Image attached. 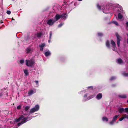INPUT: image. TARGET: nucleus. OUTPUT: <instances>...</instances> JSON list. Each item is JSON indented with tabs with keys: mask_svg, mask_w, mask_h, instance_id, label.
<instances>
[{
	"mask_svg": "<svg viewBox=\"0 0 128 128\" xmlns=\"http://www.w3.org/2000/svg\"><path fill=\"white\" fill-rule=\"evenodd\" d=\"M118 7L120 9V13H119L118 15V17L119 19H121L123 16H124L125 14L123 10V8L122 6L118 5Z\"/></svg>",
	"mask_w": 128,
	"mask_h": 128,
	"instance_id": "nucleus-1",
	"label": "nucleus"
},
{
	"mask_svg": "<svg viewBox=\"0 0 128 128\" xmlns=\"http://www.w3.org/2000/svg\"><path fill=\"white\" fill-rule=\"evenodd\" d=\"M39 108V106L38 105H36L34 107L32 108L30 110V114H32L34 112L37 111L38 110Z\"/></svg>",
	"mask_w": 128,
	"mask_h": 128,
	"instance_id": "nucleus-2",
	"label": "nucleus"
},
{
	"mask_svg": "<svg viewBox=\"0 0 128 128\" xmlns=\"http://www.w3.org/2000/svg\"><path fill=\"white\" fill-rule=\"evenodd\" d=\"M26 65L28 66H32L34 63V61L32 60H26Z\"/></svg>",
	"mask_w": 128,
	"mask_h": 128,
	"instance_id": "nucleus-3",
	"label": "nucleus"
},
{
	"mask_svg": "<svg viewBox=\"0 0 128 128\" xmlns=\"http://www.w3.org/2000/svg\"><path fill=\"white\" fill-rule=\"evenodd\" d=\"M112 6L110 5H107L106 6H104V7L102 6V7L103 10V12L104 13L106 14L108 13L107 12H106V10H107L109 9H110V7H112Z\"/></svg>",
	"mask_w": 128,
	"mask_h": 128,
	"instance_id": "nucleus-4",
	"label": "nucleus"
},
{
	"mask_svg": "<svg viewBox=\"0 0 128 128\" xmlns=\"http://www.w3.org/2000/svg\"><path fill=\"white\" fill-rule=\"evenodd\" d=\"M47 24L49 26H52L55 22L54 19H49L46 20Z\"/></svg>",
	"mask_w": 128,
	"mask_h": 128,
	"instance_id": "nucleus-5",
	"label": "nucleus"
},
{
	"mask_svg": "<svg viewBox=\"0 0 128 128\" xmlns=\"http://www.w3.org/2000/svg\"><path fill=\"white\" fill-rule=\"evenodd\" d=\"M116 36L117 37V44L118 47L120 46V36L119 35L118 33L116 34Z\"/></svg>",
	"mask_w": 128,
	"mask_h": 128,
	"instance_id": "nucleus-6",
	"label": "nucleus"
},
{
	"mask_svg": "<svg viewBox=\"0 0 128 128\" xmlns=\"http://www.w3.org/2000/svg\"><path fill=\"white\" fill-rule=\"evenodd\" d=\"M118 116L119 115H116L113 117L112 120L109 122V124L111 125H113L114 122L116 121Z\"/></svg>",
	"mask_w": 128,
	"mask_h": 128,
	"instance_id": "nucleus-7",
	"label": "nucleus"
},
{
	"mask_svg": "<svg viewBox=\"0 0 128 128\" xmlns=\"http://www.w3.org/2000/svg\"><path fill=\"white\" fill-rule=\"evenodd\" d=\"M61 18L63 20H66L68 17V15L66 13H63L62 14H60Z\"/></svg>",
	"mask_w": 128,
	"mask_h": 128,
	"instance_id": "nucleus-8",
	"label": "nucleus"
},
{
	"mask_svg": "<svg viewBox=\"0 0 128 128\" xmlns=\"http://www.w3.org/2000/svg\"><path fill=\"white\" fill-rule=\"evenodd\" d=\"M61 18L60 14H57L54 18L55 22Z\"/></svg>",
	"mask_w": 128,
	"mask_h": 128,
	"instance_id": "nucleus-9",
	"label": "nucleus"
},
{
	"mask_svg": "<svg viewBox=\"0 0 128 128\" xmlns=\"http://www.w3.org/2000/svg\"><path fill=\"white\" fill-rule=\"evenodd\" d=\"M111 44H112V47L113 48L115 49L116 48V43L113 40H111Z\"/></svg>",
	"mask_w": 128,
	"mask_h": 128,
	"instance_id": "nucleus-10",
	"label": "nucleus"
},
{
	"mask_svg": "<svg viewBox=\"0 0 128 128\" xmlns=\"http://www.w3.org/2000/svg\"><path fill=\"white\" fill-rule=\"evenodd\" d=\"M102 94L101 93H99L96 96V98L97 99L100 100L102 98Z\"/></svg>",
	"mask_w": 128,
	"mask_h": 128,
	"instance_id": "nucleus-11",
	"label": "nucleus"
},
{
	"mask_svg": "<svg viewBox=\"0 0 128 128\" xmlns=\"http://www.w3.org/2000/svg\"><path fill=\"white\" fill-rule=\"evenodd\" d=\"M46 44L45 43L39 45V46L40 47V50L41 51H42L44 47L45 46Z\"/></svg>",
	"mask_w": 128,
	"mask_h": 128,
	"instance_id": "nucleus-12",
	"label": "nucleus"
},
{
	"mask_svg": "<svg viewBox=\"0 0 128 128\" xmlns=\"http://www.w3.org/2000/svg\"><path fill=\"white\" fill-rule=\"evenodd\" d=\"M28 119V118L26 117L24 119V120H23V121H22L19 122L21 125L26 122V120H27Z\"/></svg>",
	"mask_w": 128,
	"mask_h": 128,
	"instance_id": "nucleus-13",
	"label": "nucleus"
},
{
	"mask_svg": "<svg viewBox=\"0 0 128 128\" xmlns=\"http://www.w3.org/2000/svg\"><path fill=\"white\" fill-rule=\"evenodd\" d=\"M118 110L119 112L121 114L124 112V108H118Z\"/></svg>",
	"mask_w": 128,
	"mask_h": 128,
	"instance_id": "nucleus-14",
	"label": "nucleus"
},
{
	"mask_svg": "<svg viewBox=\"0 0 128 128\" xmlns=\"http://www.w3.org/2000/svg\"><path fill=\"white\" fill-rule=\"evenodd\" d=\"M106 46L108 48H110V43L109 41L108 40H107L106 41Z\"/></svg>",
	"mask_w": 128,
	"mask_h": 128,
	"instance_id": "nucleus-15",
	"label": "nucleus"
},
{
	"mask_svg": "<svg viewBox=\"0 0 128 128\" xmlns=\"http://www.w3.org/2000/svg\"><path fill=\"white\" fill-rule=\"evenodd\" d=\"M45 55L46 56H48L50 55V51L46 52L44 53Z\"/></svg>",
	"mask_w": 128,
	"mask_h": 128,
	"instance_id": "nucleus-16",
	"label": "nucleus"
},
{
	"mask_svg": "<svg viewBox=\"0 0 128 128\" xmlns=\"http://www.w3.org/2000/svg\"><path fill=\"white\" fill-rule=\"evenodd\" d=\"M34 91L32 90H30L28 92V94L29 96H30L32 95L34 93Z\"/></svg>",
	"mask_w": 128,
	"mask_h": 128,
	"instance_id": "nucleus-17",
	"label": "nucleus"
},
{
	"mask_svg": "<svg viewBox=\"0 0 128 128\" xmlns=\"http://www.w3.org/2000/svg\"><path fill=\"white\" fill-rule=\"evenodd\" d=\"M42 32H38L36 35V36L37 37L39 38L42 36Z\"/></svg>",
	"mask_w": 128,
	"mask_h": 128,
	"instance_id": "nucleus-18",
	"label": "nucleus"
},
{
	"mask_svg": "<svg viewBox=\"0 0 128 128\" xmlns=\"http://www.w3.org/2000/svg\"><path fill=\"white\" fill-rule=\"evenodd\" d=\"M102 120L103 121H106L108 122V118L106 116H104L102 118Z\"/></svg>",
	"mask_w": 128,
	"mask_h": 128,
	"instance_id": "nucleus-19",
	"label": "nucleus"
},
{
	"mask_svg": "<svg viewBox=\"0 0 128 128\" xmlns=\"http://www.w3.org/2000/svg\"><path fill=\"white\" fill-rule=\"evenodd\" d=\"M119 97L122 98H126V96L125 95H119L118 96Z\"/></svg>",
	"mask_w": 128,
	"mask_h": 128,
	"instance_id": "nucleus-20",
	"label": "nucleus"
},
{
	"mask_svg": "<svg viewBox=\"0 0 128 128\" xmlns=\"http://www.w3.org/2000/svg\"><path fill=\"white\" fill-rule=\"evenodd\" d=\"M118 62L119 64H122L123 62V61L121 58H119L118 60Z\"/></svg>",
	"mask_w": 128,
	"mask_h": 128,
	"instance_id": "nucleus-21",
	"label": "nucleus"
},
{
	"mask_svg": "<svg viewBox=\"0 0 128 128\" xmlns=\"http://www.w3.org/2000/svg\"><path fill=\"white\" fill-rule=\"evenodd\" d=\"M24 72L26 76H28V71L26 70H24Z\"/></svg>",
	"mask_w": 128,
	"mask_h": 128,
	"instance_id": "nucleus-22",
	"label": "nucleus"
},
{
	"mask_svg": "<svg viewBox=\"0 0 128 128\" xmlns=\"http://www.w3.org/2000/svg\"><path fill=\"white\" fill-rule=\"evenodd\" d=\"M30 108V106H26L25 107L24 110L25 111H27Z\"/></svg>",
	"mask_w": 128,
	"mask_h": 128,
	"instance_id": "nucleus-23",
	"label": "nucleus"
},
{
	"mask_svg": "<svg viewBox=\"0 0 128 128\" xmlns=\"http://www.w3.org/2000/svg\"><path fill=\"white\" fill-rule=\"evenodd\" d=\"M25 118L24 117V116L23 115H21L20 117H19V118L20 120H22V121H23V120H24V119Z\"/></svg>",
	"mask_w": 128,
	"mask_h": 128,
	"instance_id": "nucleus-24",
	"label": "nucleus"
},
{
	"mask_svg": "<svg viewBox=\"0 0 128 128\" xmlns=\"http://www.w3.org/2000/svg\"><path fill=\"white\" fill-rule=\"evenodd\" d=\"M14 121L16 122H20V118H15L14 119Z\"/></svg>",
	"mask_w": 128,
	"mask_h": 128,
	"instance_id": "nucleus-25",
	"label": "nucleus"
},
{
	"mask_svg": "<svg viewBox=\"0 0 128 128\" xmlns=\"http://www.w3.org/2000/svg\"><path fill=\"white\" fill-rule=\"evenodd\" d=\"M26 51H27L26 53H29L31 51V50L29 48H27L26 49Z\"/></svg>",
	"mask_w": 128,
	"mask_h": 128,
	"instance_id": "nucleus-26",
	"label": "nucleus"
},
{
	"mask_svg": "<svg viewBox=\"0 0 128 128\" xmlns=\"http://www.w3.org/2000/svg\"><path fill=\"white\" fill-rule=\"evenodd\" d=\"M112 23H113V24H115L117 26H118L119 25L118 24V23L117 22H116V21H113L112 22Z\"/></svg>",
	"mask_w": 128,
	"mask_h": 128,
	"instance_id": "nucleus-27",
	"label": "nucleus"
},
{
	"mask_svg": "<svg viewBox=\"0 0 128 128\" xmlns=\"http://www.w3.org/2000/svg\"><path fill=\"white\" fill-rule=\"evenodd\" d=\"M124 119L125 118H126L128 119V115H126V114H125L123 116Z\"/></svg>",
	"mask_w": 128,
	"mask_h": 128,
	"instance_id": "nucleus-28",
	"label": "nucleus"
},
{
	"mask_svg": "<svg viewBox=\"0 0 128 128\" xmlns=\"http://www.w3.org/2000/svg\"><path fill=\"white\" fill-rule=\"evenodd\" d=\"M97 6L99 10H101V7L98 4H97Z\"/></svg>",
	"mask_w": 128,
	"mask_h": 128,
	"instance_id": "nucleus-29",
	"label": "nucleus"
},
{
	"mask_svg": "<svg viewBox=\"0 0 128 128\" xmlns=\"http://www.w3.org/2000/svg\"><path fill=\"white\" fill-rule=\"evenodd\" d=\"M123 74L125 76H128V73H124Z\"/></svg>",
	"mask_w": 128,
	"mask_h": 128,
	"instance_id": "nucleus-30",
	"label": "nucleus"
},
{
	"mask_svg": "<svg viewBox=\"0 0 128 128\" xmlns=\"http://www.w3.org/2000/svg\"><path fill=\"white\" fill-rule=\"evenodd\" d=\"M29 40V38L28 36H27L25 37L24 38V40L25 41H27Z\"/></svg>",
	"mask_w": 128,
	"mask_h": 128,
	"instance_id": "nucleus-31",
	"label": "nucleus"
},
{
	"mask_svg": "<svg viewBox=\"0 0 128 128\" xmlns=\"http://www.w3.org/2000/svg\"><path fill=\"white\" fill-rule=\"evenodd\" d=\"M124 112H128V108H124Z\"/></svg>",
	"mask_w": 128,
	"mask_h": 128,
	"instance_id": "nucleus-32",
	"label": "nucleus"
},
{
	"mask_svg": "<svg viewBox=\"0 0 128 128\" xmlns=\"http://www.w3.org/2000/svg\"><path fill=\"white\" fill-rule=\"evenodd\" d=\"M21 108V106L20 105H19L17 106V109L18 110H20Z\"/></svg>",
	"mask_w": 128,
	"mask_h": 128,
	"instance_id": "nucleus-33",
	"label": "nucleus"
},
{
	"mask_svg": "<svg viewBox=\"0 0 128 128\" xmlns=\"http://www.w3.org/2000/svg\"><path fill=\"white\" fill-rule=\"evenodd\" d=\"M63 23H61L60 24H59L58 26V27L59 28H60L61 27L62 25H63Z\"/></svg>",
	"mask_w": 128,
	"mask_h": 128,
	"instance_id": "nucleus-34",
	"label": "nucleus"
},
{
	"mask_svg": "<svg viewBox=\"0 0 128 128\" xmlns=\"http://www.w3.org/2000/svg\"><path fill=\"white\" fill-rule=\"evenodd\" d=\"M115 79V78L114 76L112 77L110 79V80H113Z\"/></svg>",
	"mask_w": 128,
	"mask_h": 128,
	"instance_id": "nucleus-35",
	"label": "nucleus"
},
{
	"mask_svg": "<svg viewBox=\"0 0 128 128\" xmlns=\"http://www.w3.org/2000/svg\"><path fill=\"white\" fill-rule=\"evenodd\" d=\"M103 35L102 34V32H99L98 33V35L99 36H101Z\"/></svg>",
	"mask_w": 128,
	"mask_h": 128,
	"instance_id": "nucleus-36",
	"label": "nucleus"
},
{
	"mask_svg": "<svg viewBox=\"0 0 128 128\" xmlns=\"http://www.w3.org/2000/svg\"><path fill=\"white\" fill-rule=\"evenodd\" d=\"M24 60H22L20 61V62L21 64H23L24 62Z\"/></svg>",
	"mask_w": 128,
	"mask_h": 128,
	"instance_id": "nucleus-37",
	"label": "nucleus"
},
{
	"mask_svg": "<svg viewBox=\"0 0 128 128\" xmlns=\"http://www.w3.org/2000/svg\"><path fill=\"white\" fill-rule=\"evenodd\" d=\"M6 12L7 14H10L11 13V12L10 10H8Z\"/></svg>",
	"mask_w": 128,
	"mask_h": 128,
	"instance_id": "nucleus-38",
	"label": "nucleus"
},
{
	"mask_svg": "<svg viewBox=\"0 0 128 128\" xmlns=\"http://www.w3.org/2000/svg\"><path fill=\"white\" fill-rule=\"evenodd\" d=\"M52 32H50V37H49V39H50V40L51 39V37L52 36Z\"/></svg>",
	"mask_w": 128,
	"mask_h": 128,
	"instance_id": "nucleus-39",
	"label": "nucleus"
},
{
	"mask_svg": "<svg viewBox=\"0 0 128 128\" xmlns=\"http://www.w3.org/2000/svg\"><path fill=\"white\" fill-rule=\"evenodd\" d=\"M88 88H91L92 90L93 89V87L92 86H89L87 87Z\"/></svg>",
	"mask_w": 128,
	"mask_h": 128,
	"instance_id": "nucleus-40",
	"label": "nucleus"
},
{
	"mask_svg": "<svg viewBox=\"0 0 128 128\" xmlns=\"http://www.w3.org/2000/svg\"><path fill=\"white\" fill-rule=\"evenodd\" d=\"M124 119V118H123V117L120 118L119 120V121H122Z\"/></svg>",
	"mask_w": 128,
	"mask_h": 128,
	"instance_id": "nucleus-41",
	"label": "nucleus"
},
{
	"mask_svg": "<svg viewBox=\"0 0 128 128\" xmlns=\"http://www.w3.org/2000/svg\"><path fill=\"white\" fill-rule=\"evenodd\" d=\"M34 82L36 84V85H37L38 83V80H35L34 81Z\"/></svg>",
	"mask_w": 128,
	"mask_h": 128,
	"instance_id": "nucleus-42",
	"label": "nucleus"
},
{
	"mask_svg": "<svg viewBox=\"0 0 128 128\" xmlns=\"http://www.w3.org/2000/svg\"><path fill=\"white\" fill-rule=\"evenodd\" d=\"M88 94H85L84 96V97H86L87 96Z\"/></svg>",
	"mask_w": 128,
	"mask_h": 128,
	"instance_id": "nucleus-43",
	"label": "nucleus"
},
{
	"mask_svg": "<svg viewBox=\"0 0 128 128\" xmlns=\"http://www.w3.org/2000/svg\"><path fill=\"white\" fill-rule=\"evenodd\" d=\"M17 124L18 126H20L21 125V124H20V123L19 122Z\"/></svg>",
	"mask_w": 128,
	"mask_h": 128,
	"instance_id": "nucleus-44",
	"label": "nucleus"
},
{
	"mask_svg": "<svg viewBox=\"0 0 128 128\" xmlns=\"http://www.w3.org/2000/svg\"><path fill=\"white\" fill-rule=\"evenodd\" d=\"M127 35L128 37V39H127V43L128 44V34H127Z\"/></svg>",
	"mask_w": 128,
	"mask_h": 128,
	"instance_id": "nucleus-45",
	"label": "nucleus"
},
{
	"mask_svg": "<svg viewBox=\"0 0 128 128\" xmlns=\"http://www.w3.org/2000/svg\"><path fill=\"white\" fill-rule=\"evenodd\" d=\"M51 40H50V39H49L48 40V42L50 43V42Z\"/></svg>",
	"mask_w": 128,
	"mask_h": 128,
	"instance_id": "nucleus-46",
	"label": "nucleus"
},
{
	"mask_svg": "<svg viewBox=\"0 0 128 128\" xmlns=\"http://www.w3.org/2000/svg\"><path fill=\"white\" fill-rule=\"evenodd\" d=\"M2 96V93L0 94V97Z\"/></svg>",
	"mask_w": 128,
	"mask_h": 128,
	"instance_id": "nucleus-47",
	"label": "nucleus"
},
{
	"mask_svg": "<svg viewBox=\"0 0 128 128\" xmlns=\"http://www.w3.org/2000/svg\"><path fill=\"white\" fill-rule=\"evenodd\" d=\"M115 86V85H114V84H113V85H112V86Z\"/></svg>",
	"mask_w": 128,
	"mask_h": 128,
	"instance_id": "nucleus-48",
	"label": "nucleus"
},
{
	"mask_svg": "<svg viewBox=\"0 0 128 128\" xmlns=\"http://www.w3.org/2000/svg\"><path fill=\"white\" fill-rule=\"evenodd\" d=\"M78 1H82V0H78Z\"/></svg>",
	"mask_w": 128,
	"mask_h": 128,
	"instance_id": "nucleus-49",
	"label": "nucleus"
},
{
	"mask_svg": "<svg viewBox=\"0 0 128 128\" xmlns=\"http://www.w3.org/2000/svg\"><path fill=\"white\" fill-rule=\"evenodd\" d=\"M114 49H112V50H114V51H115V50H114L115 49H114Z\"/></svg>",
	"mask_w": 128,
	"mask_h": 128,
	"instance_id": "nucleus-50",
	"label": "nucleus"
},
{
	"mask_svg": "<svg viewBox=\"0 0 128 128\" xmlns=\"http://www.w3.org/2000/svg\"><path fill=\"white\" fill-rule=\"evenodd\" d=\"M1 23H3V22H1Z\"/></svg>",
	"mask_w": 128,
	"mask_h": 128,
	"instance_id": "nucleus-51",
	"label": "nucleus"
},
{
	"mask_svg": "<svg viewBox=\"0 0 128 128\" xmlns=\"http://www.w3.org/2000/svg\"><path fill=\"white\" fill-rule=\"evenodd\" d=\"M14 19H13V18H12V20H14Z\"/></svg>",
	"mask_w": 128,
	"mask_h": 128,
	"instance_id": "nucleus-52",
	"label": "nucleus"
},
{
	"mask_svg": "<svg viewBox=\"0 0 128 128\" xmlns=\"http://www.w3.org/2000/svg\"><path fill=\"white\" fill-rule=\"evenodd\" d=\"M127 102L128 103V100H127Z\"/></svg>",
	"mask_w": 128,
	"mask_h": 128,
	"instance_id": "nucleus-53",
	"label": "nucleus"
},
{
	"mask_svg": "<svg viewBox=\"0 0 128 128\" xmlns=\"http://www.w3.org/2000/svg\"><path fill=\"white\" fill-rule=\"evenodd\" d=\"M24 42V41H23V42Z\"/></svg>",
	"mask_w": 128,
	"mask_h": 128,
	"instance_id": "nucleus-54",
	"label": "nucleus"
},
{
	"mask_svg": "<svg viewBox=\"0 0 128 128\" xmlns=\"http://www.w3.org/2000/svg\"><path fill=\"white\" fill-rule=\"evenodd\" d=\"M24 114V115H26V114Z\"/></svg>",
	"mask_w": 128,
	"mask_h": 128,
	"instance_id": "nucleus-55",
	"label": "nucleus"
},
{
	"mask_svg": "<svg viewBox=\"0 0 128 128\" xmlns=\"http://www.w3.org/2000/svg\"><path fill=\"white\" fill-rule=\"evenodd\" d=\"M8 96V94H7V96Z\"/></svg>",
	"mask_w": 128,
	"mask_h": 128,
	"instance_id": "nucleus-56",
	"label": "nucleus"
}]
</instances>
